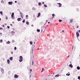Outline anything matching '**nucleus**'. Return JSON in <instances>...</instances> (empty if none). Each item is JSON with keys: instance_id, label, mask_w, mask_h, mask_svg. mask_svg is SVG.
I'll return each instance as SVG.
<instances>
[{"instance_id": "nucleus-35", "label": "nucleus", "mask_w": 80, "mask_h": 80, "mask_svg": "<svg viewBox=\"0 0 80 80\" xmlns=\"http://www.w3.org/2000/svg\"><path fill=\"white\" fill-rule=\"evenodd\" d=\"M7 28H10V26H8Z\"/></svg>"}, {"instance_id": "nucleus-44", "label": "nucleus", "mask_w": 80, "mask_h": 80, "mask_svg": "<svg viewBox=\"0 0 80 80\" xmlns=\"http://www.w3.org/2000/svg\"><path fill=\"white\" fill-rule=\"evenodd\" d=\"M70 74H68V76H70Z\"/></svg>"}, {"instance_id": "nucleus-58", "label": "nucleus", "mask_w": 80, "mask_h": 80, "mask_svg": "<svg viewBox=\"0 0 80 80\" xmlns=\"http://www.w3.org/2000/svg\"><path fill=\"white\" fill-rule=\"evenodd\" d=\"M50 23V22H48V24H49V23Z\"/></svg>"}, {"instance_id": "nucleus-49", "label": "nucleus", "mask_w": 80, "mask_h": 80, "mask_svg": "<svg viewBox=\"0 0 80 80\" xmlns=\"http://www.w3.org/2000/svg\"><path fill=\"white\" fill-rule=\"evenodd\" d=\"M30 72H32V69H30Z\"/></svg>"}, {"instance_id": "nucleus-28", "label": "nucleus", "mask_w": 80, "mask_h": 80, "mask_svg": "<svg viewBox=\"0 0 80 80\" xmlns=\"http://www.w3.org/2000/svg\"><path fill=\"white\" fill-rule=\"evenodd\" d=\"M2 41H3V40L2 39H1L0 40V43H2Z\"/></svg>"}, {"instance_id": "nucleus-29", "label": "nucleus", "mask_w": 80, "mask_h": 80, "mask_svg": "<svg viewBox=\"0 0 80 80\" xmlns=\"http://www.w3.org/2000/svg\"><path fill=\"white\" fill-rule=\"evenodd\" d=\"M59 22H62V20L59 19Z\"/></svg>"}, {"instance_id": "nucleus-64", "label": "nucleus", "mask_w": 80, "mask_h": 80, "mask_svg": "<svg viewBox=\"0 0 80 80\" xmlns=\"http://www.w3.org/2000/svg\"><path fill=\"white\" fill-rule=\"evenodd\" d=\"M1 20V18H0V21Z\"/></svg>"}, {"instance_id": "nucleus-18", "label": "nucleus", "mask_w": 80, "mask_h": 80, "mask_svg": "<svg viewBox=\"0 0 80 80\" xmlns=\"http://www.w3.org/2000/svg\"><path fill=\"white\" fill-rule=\"evenodd\" d=\"M37 32H40V30L38 29H37Z\"/></svg>"}, {"instance_id": "nucleus-32", "label": "nucleus", "mask_w": 80, "mask_h": 80, "mask_svg": "<svg viewBox=\"0 0 80 80\" xmlns=\"http://www.w3.org/2000/svg\"><path fill=\"white\" fill-rule=\"evenodd\" d=\"M14 50H17V47H14Z\"/></svg>"}, {"instance_id": "nucleus-5", "label": "nucleus", "mask_w": 80, "mask_h": 80, "mask_svg": "<svg viewBox=\"0 0 80 80\" xmlns=\"http://www.w3.org/2000/svg\"><path fill=\"white\" fill-rule=\"evenodd\" d=\"M14 77L15 78H17L18 77V75H17V74H15L14 76Z\"/></svg>"}, {"instance_id": "nucleus-14", "label": "nucleus", "mask_w": 80, "mask_h": 80, "mask_svg": "<svg viewBox=\"0 0 80 80\" xmlns=\"http://www.w3.org/2000/svg\"><path fill=\"white\" fill-rule=\"evenodd\" d=\"M55 77H59V75L57 74L55 76Z\"/></svg>"}, {"instance_id": "nucleus-51", "label": "nucleus", "mask_w": 80, "mask_h": 80, "mask_svg": "<svg viewBox=\"0 0 80 80\" xmlns=\"http://www.w3.org/2000/svg\"><path fill=\"white\" fill-rule=\"evenodd\" d=\"M73 46H72V49H73Z\"/></svg>"}, {"instance_id": "nucleus-54", "label": "nucleus", "mask_w": 80, "mask_h": 80, "mask_svg": "<svg viewBox=\"0 0 80 80\" xmlns=\"http://www.w3.org/2000/svg\"><path fill=\"white\" fill-rule=\"evenodd\" d=\"M20 15H21V14H22V13H21V12H20Z\"/></svg>"}, {"instance_id": "nucleus-59", "label": "nucleus", "mask_w": 80, "mask_h": 80, "mask_svg": "<svg viewBox=\"0 0 80 80\" xmlns=\"http://www.w3.org/2000/svg\"><path fill=\"white\" fill-rule=\"evenodd\" d=\"M55 72H54L53 73V74H55Z\"/></svg>"}, {"instance_id": "nucleus-62", "label": "nucleus", "mask_w": 80, "mask_h": 80, "mask_svg": "<svg viewBox=\"0 0 80 80\" xmlns=\"http://www.w3.org/2000/svg\"><path fill=\"white\" fill-rule=\"evenodd\" d=\"M77 28H78V26L77 27Z\"/></svg>"}, {"instance_id": "nucleus-43", "label": "nucleus", "mask_w": 80, "mask_h": 80, "mask_svg": "<svg viewBox=\"0 0 80 80\" xmlns=\"http://www.w3.org/2000/svg\"><path fill=\"white\" fill-rule=\"evenodd\" d=\"M69 57H70V55H69L67 57L68 58Z\"/></svg>"}, {"instance_id": "nucleus-2", "label": "nucleus", "mask_w": 80, "mask_h": 80, "mask_svg": "<svg viewBox=\"0 0 80 80\" xmlns=\"http://www.w3.org/2000/svg\"><path fill=\"white\" fill-rule=\"evenodd\" d=\"M23 61V57L22 56H20L19 57V62H22Z\"/></svg>"}, {"instance_id": "nucleus-25", "label": "nucleus", "mask_w": 80, "mask_h": 80, "mask_svg": "<svg viewBox=\"0 0 80 80\" xmlns=\"http://www.w3.org/2000/svg\"><path fill=\"white\" fill-rule=\"evenodd\" d=\"M0 13L1 15H3V12L2 11H0Z\"/></svg>"}, {"instance_id": "nucleus-42", "label": "nucleus", "mask_w": 80, "mask_h": 80, "mask_svg": "<svg viewBox=\"0 0 80 80\" xmlns=\"http://www.w3.org/2000/svg\"><path fill=\"white\" fill-rule=\"evenodd\" d=\"M12 18L13 19H14L15 18L14 17V16H13V18Z\"/></svg>"}, {"instance_id": "nucleus-7", "label": "nucleus", "mask_w": 80, "mask_h": 80, "mask_svg": "<svg viewBox=\"0 0 80 80\" xmlns=\"http://www.w3.org/2000/svg\"><path fill=\"white\" fill-rule=\"evenodd\" d=\"M9 5H12L13 4V2H8Z\"/></svg>"}, {"instance_id": "nucleus-37", "label": "nucleus", "mask_w": 80, "mask_h": 80, "mask_svg": "<svg viewBox=\"0 0 80 80\" xmlns=\"http://www.w3.org/2000/svg\"><path fill=\"white\" fill-rule=\"evenodd\" d=\"M6 20H7V19H8V17H6Z\"/></svg>"}, {"instance_id": "nucleus-47", "label": "nucleus", "mask_w": 80, "mask_h": 80, "mask_svg": "<svg viewBox=\"0 0 80 80\" xmlns=\"http://www.w3.org/2000/svg\"><path fill=\"white\" fill-rule=\"evenodd\" d=\"M26 17H28V15H26Z\"/></svg>"}, {"instance_id": "nucleus-17", "label": "nucleus", "mask_w": 80, "mask_h": 80, "mask_svg": "<svg viewBox=\"0 0 80 80\" xmlns=\"http://www.w3.org/2000/svg\"><path fill=\"white\" fill-rule=\"evenodd\" d=\"M1 3H2V4H3V3H4V2L3 0H1Z\"/></svg>"}, {"instance_id": "nucleus-38", "label": "nucleus", "mask_w": 80, "mask_h": 80, "mask_svg": "<svg viewBox=\"0 0 80 80\" xmlns=\"http://www.w3.org/2000/svg\"><path fill=\"white\" fill-rule=\"evenodd\" d=\"M2 27H4V26H5V25H2Z\"/></svg>"}, {"instance_id": "nucleus-19", "label": "nucleus", "mask_w": 80, "mask_h": 80, "mask_svg": "<svg viewBox=\"0 0 80 80\" xmlns=\"http://www.w3.org/2000/svg\"><path fill=\"white\" fill-rule=\"evenodd\" d=\"M80 67L78 66L77 67V70H80Z\"/></svg>"}, {"instance_id": "nucleus-27", "label": "nucleus", "mask_w": 80, "mask_h": 80, "mask_svg": "<svg viewBox=\"0 0 80 80\" xmlns=\"http://www.w3.org/2000/svg\"><path fill=\"white\" fill-rule=\"evenodd\" d=\"M44 7H46V8L47 7V5H46L45 4H44Z\"/></svg>"}, {"instance_id": "nucleus-46", "label": "nucleus", "mask_w": 80, "mask_h": 80, "mask_svg": "<svg viewBox=\"0 0 80 80\" xmlns=\"http://www.w3.org/2000/svg\"><path fill=\"white\" fill-rule=\"evenodd\" d=\"M32 27H33V24L31 25Z\"/></svg>"}, {"instance_id": "nucleus-3", "label": "nucleus", "mask_w": 80, "mask_h": 80, "mask_svg": "<svg viewBox=\"0 0 80 80\" xmlns=\"http://www.w3.org/2000/svg\"><path fill=\"white\" fill-rule=\"evenodd\" d=\"M76 33L77 37L78 38V37H79V36H80V34H79V33L78 32H76Z\"/></svg>"}, {"instance_id": "nucleus-40", "label": "nucleus", "mask_w": 80, "mask_h": 80, "mask_svg": "<svg viewBox=\"0 0 80 80\" xmlns=\"http://www.w3.org/2000/svg\"><path fill=\"white\" fill-rule=\"evenodd\" d=\"M42 70H45V69H44V68H42Z\"/></svg>"}, {"instance_id": "nucleus-20", "label": "nucleus", "mask_w": 80, "mask_h": 80, "mask_svg": "<svg viewBox=\"0 0 80 80\" xmlns=\"http://www.w3.org/2000/svg\"><path fill=\"white\" fill-rule=\"evenodd\" d=\"M32 9L33 10H35L36 8H32Z\"/></svg>"}, {"instance_id": "nucleus-48", "label": "nucleus", "mask_w": 80, "mask_h": 80, "mask_svg": "<svg viewBox=\"0 0 80 80\" xmlns=\"http://www.w3.org/2000/svg\"><path fill=\"white\" fill-rule=\"evenodd\" d=\"M0 34L1 35H2V33L1 32L0 33Z\"/></svg>"}, {"instance_id": "nucleus-61", "label": "nucleus", "mask_w": 80, "mask_h": 80, "mask_svg": "<svg viewBox=\"0 0 80 80\" xmlns=\"http://www.w3.org/2000/svg\"><path fill=\"white\" fill-rule=\"evenodd\" d=\"M29 77L30 78L31 77V75H30Z\"/></svg>"}, {"instance_id": "nucleus-4", "label": "nucleus", "mask_w": 80, "mask_h": 80, "mask_svg": "<svg viewBox=\"0 0 80 80\" xmlns=\"http://www.w3.org/2000/svg\"><path fill=\"white\" fill-rule=\"evenodd\" d=\"M1 70L2 73H4V69H3L2 68H1Z\"/></svg>"}, {"instance_id": "nucleus-45", "label": "nucleus", "mask_w": 80, "mask_h": 80, "mask_svg": "<svg viewBox=\"0 0 80 80\" xmlns=\"http://www.w3.org/2000/svg\"><path fill=\"white\" fill-rule=\"evenodd\" d=\"M47 22H48V20H47L46 21V23H47Z\"/></svg>"}, {"instance_id": "nucleus-33", "label": "nucleus", "mask_w": 80, "mask_h": 80, "mask_svg": "<svg viewBox=\"0 0 80 80\" xmlns=\"http://www.w3.org/2000/svg\"><path fill=\"white\" fill-rule=\"evenodd\" d=\"M11 33H15V32H14V31H11Z\"/></svg>"}, {"instance_id": "nucleus-1", "label": "nucleus", "mask_w": 80, "mask_h": 80, "mask_svg": "<svg viewBox=\"0 0 80 80\" xmlns=\"http://www.w3.org/2000/svg\"><path fill=\"white\" fill-rule=\"evenodd\" d=\"M33 47H32L31 48V53L30 55H32V53H33V48H34V47H35V46L33 45Z\"/></svg>"}, {"instance_id": "nucleus-34", "label": "nucleus", "mask_w": 80, "mask_h": 80, "mask_svg": "<svg viewBox=\"0 0 80 80\" xmlns=\"http://www.w3.org/2000/svg\"><path fill=\"white\" fill-rule=\"evenodd\" d=\"M32 65H33V61H32Z\"/></svg>"}, {"instance_id": "nucleus-55", "label": "nucleus", "mask_w": 80, "mask_h": 80, "mask_svg": "<svg viewBox=\"0 0 80 80\" xmlns=\"http://www.w3.org/2000/svg\"><path fill=\"white\" fill-rule=\"evenodd\" d=\"M41 72V73H42V72H43V70H42Z\"/></svg>"}, {"instance_id": "nucleus-63", "label": "nucleus", "mask_w": 80, "mask_h": 80, "mask_svg": "<svg viewBox=\"0 0 80 80\" xmlns=\"http://www.w3.org/2000/svg\"><path fill=\"white\" fill-rule=\"evenodd\" d=\"M13 30H15L14 29L12 28Z\"/></svg>"}, {"instance_id": "nucleus-15", "label": "nucleus", "mask_w": 80, "mask_h": 80, "mask_svg": "<svg viewBox=\"0 0 80 80\" xmlns=\"http://www.w3.org/2000/svg\"><path fill=\"white\" fill-rule=\"evenodd\" d=\"M40 15H41L40 13L39 12L38 14V17H39L40 16Z\"/></svg>"}, {"instance_id": "nucleus-24", "label": "nucleus", "mask_w": 80, "mask_h": 80, "mask_svg": "<svg viewBox=\"0 0 80 80\" xmlns=\"http://www.w3.org/2000/svg\"><path fill=\"white\" fill-rule=\"evenodd\" d=\"M30 43L31 45H32V44L33 43V42H32V41H30Z\"/></svg>"}, {"instance_id": "nucleus-36", "label": "nucleus", "mask_w": 80, "mask_h": 80, "mask_svg": "<svg viewBox=\"0 0 80 80\" xmlns=\"http://www.w3.org/2000/svg\"><path fill=\"white\" fill-rule=\"evenodd\" d=\"M0 30H3V28H0Z\"/></svg>"}, {"instance_id": "nucleus-41", "label": "nucleus", "mask_w": 80, "mask_h": 80, "mask_svg": "<svg viewBox=\"0 0 80 80\" xmlns=\"http://www.w3.org/2000/svg\"><path fill=\"white\" fill-rule=\"evenodd\" d=\"M42 4H43V5H44V2H42Z\"/></svg>"}, {"instance_id": "nucleus-9", "label": "nucleus", "mask_w": 80, "mask_h": 80, "mask_svg": "<svg viewBox=\"0 0 80 80\" xmlns=\"http://www.w3.org/2000/svg\"><path fill=\"white\" fill-rule=\"evenodd\" d=\"M14 16V12H12V14H11V18L13 17Z\"/></svg>"}, {"instance_id": "nucleus-21", "label": "nucleus", "mask_w": 80, "mask_h": 80, "mask_svg": "<svg viewBox=\"0 0 80 80\" xmlns=\"http://www.w3.org/2000/svg\"><path fill=\"white\" fill-rule=\"evenodd\" d=\"M25 19H23V20L22 21L23 23H25Z\"/></svg>"}, {"instance_id": "nucleus-26", "label": "nucleus", "mask_w": 80, "mask_h": 80, "mask_svg": "<svg viewBox=\"0 0 80 80\" xmlns=\"http://www.w3.org/2000/svg\"><path fill=\"white\" fill-rule=\"evenodd\" d=\"M52 16L53 17H55V14H52Z\"/></svg>"}, {"instance_id": "nucleus-22", "label": "nucleus", "mask_w": 80, "mask_h": 80, "mask_svg": "<svg viewBox=\"0 0 80 80\" xmlns=\"http://www.w3.org/2000/svg\"><path fill=\"white\" fill-rule=\"evenodd\" d=\"M72 19H71L70 20V23H72V22H73V21H72Z\"/></svg>"}, {"instance_id": "nucleus-8", "label": "nucleus", "mask_w": 80, "mask_h": 80, "mask_svg": "<svg viewBox=\"0 0 80 80\" xmlns=\"http://www.w3.org/2000/svg\"><path fill=\"white\" fill-rule=\"evenodd\" d=\"M58 5H59V7H61V6H62V4L59 3H58Z\"/></svg>"}, {"instance_id": "nucleus-23", "label": "nucleus", "mask_w": 80, "mask_h": 80, "mask_svg": "<svg viewBox=\"0 0 80 80\" xmlns=\"http://www.w3.org/2000/svg\"><path fill=\"white\" fill-rule=\"evenodd\" d=\"M29 22H26V24H27V25H29Z\"/></svg>"}, {"instance_id": "nucleus-12", "label": "nucleus", "mask_w": 80, "mask_h": 80, "mask_svg": "<svg viewBox=\"0 0 80 80\" xmlns=\"http://www.w3.org/2000/svg\"><path fill=\"white\" fill-rule=\"evenodd\" d=\"M9 60H11V61H12V60H13V57H10L9 59Z\"/></svg>"}, {"instance_id": "nucleus-31", "label": "nucleus", "mask_w": 80, "mask_h": 80, "mask_svg": "<svg viewBox=\"0 0 80 80\" xmlns=\"http://www.w3.org/2000/svg\"><path fill=\"white\" fill-rule=\"evenodd\" d=\"M20 15H21V18H23V16H22V15L21 14Z\"/></svg>"}, {"instance_id": "nucleus-60", "label": "nucleus", "mask_w": 80, "mask_h": 80, "mask_svg": "<svg viewBox=\"0 0 80 80\" xmlns=\"http://www.w3.org/2000/svg\"><path fill=\"white\" fill-rule=\"evenodd\" d=\"M62 32H64V31H63V30H62Z\"/></svg>"}, {"instance_id": "nucleus-6", "label": "nucleus", "mask_w": 80, "mask_h": 80, "mask_svg": "<svg viewBox=\"0 0 80 80\" xmlns=\"http://www.w3.org/2000/svg\"><path fill=\"white\" fill-rule=\"evenodd\" d=\"M17 20L18 22H20V21H21V20H22V18H18L17 19Z\"/></svg>"}, {"instance_id": "nucleus-10", "label": "nucleus", "mask_w": 80, "mask_h": 80, "mask_svg": "<svg viewBox=\"0 0 80 80\" xmlns=\"http://www.w3.org/2000/svg\"><path fill=\"white\" fill-rule=\"evenodd\" d=\"M7 62L8 64H10V60L9 59H8L7 60Z\"/></svg>"}, {"instance_id": "nucleus-30", "label": "nucleus", "mask_w": 80, "mask_h": 80, "mask_svg": "<svg viewBox=\"0 0 80 80\" xmlns=\"http://www.w3.org/2000/svg\"><path fill=\"white\" fill-rule=\"evenodd\" d=\"M78 80H80V76H78Z\"/></svg>"}, {"instance_id": "nucleus-52", "label": "nucleus", "mask_w": 80, "mask_h": 80, "mask_svg": "<svg viewBox=\"0 0 80 80\" xmlns=\"http://www.w3.org/2000/svg\"><path fill=\"white\" fill-rule=\"evenodd\" d=\"M10 25H11V26H12V24H10Z\"/></svg>"}, {"instance_id": "nucleus-53", "label": "nucleus", "mask_w": 80, "mask_h": 80, "mask_svg": "<svg viewBox=\"0 0 80 80\" xmlns=\"http://www.w3.org/2000/svg\"><path fill=\"white\" fill-rule=\"evenodd\" d=\"M66 76H68V73L66 74Z\"/></svg>"}, {"instance_id": "nucleus-11", "label": "nucleus", "mask_w": 80, "mask_h": 80, "mask_svg": "<svg viewBox=\"0 0 80 80\" xmlns=\"http://www.w3.org/2000/svg\"><path fill=\"white\" fill-rule=\"evenodd\" d=\"M38 5L39 6H42V3L40 2H39Z\"/></svg>"}, {"instance_id": "nucleus-16", "label": "nucleus", "mask_w": 80, "mask_h": 80, "mask_svg": "<svg viewBox=\"0 0 80 80\" xmlns=\"http://www.w3.org/2000/svg\"><path fill=\"white\" fill-rule=\"evenodd\" d=\"M69 66V67H71V68H73V66L72 65L70 64Z\"/></svg>"}, {"instance_id": "nucleus-13", "label": "nucleus", "mask_w": 80, "mask_h": 80, "mask_svg": "<svg viewBox=\"0 0 80 80\" xmlns=\"http://www.w3.org/2000/svg\"><path fill=\"white\" fill-rule=\"evenodd\" d=\"M6 43H7V44H9V43H10V41H8L7 42H6Z\"/></svg>"}, {"instance_id": "nucleus-57", "label": "nucleus", "mask_w": 80, "mask_h": 80, "mask_svg": "<svg viewBox=\"0 0 80 80\" xmlns=\"http://www.w3.org/2000/svg\"><path fill=\"white\" fill-rule=\"evenodd\" d=\"M39 50V48H38L37 49V50Z\"/></svg>"}, {"instance_id": "nucleus-56", "label": "nucleus", "mask_w": 80, "mask_h": 80, "mask_svg": "<svg viewBox=\"0 0 80 80\" xmlns=\"http://www.w3.org/2000/svg\"><path fill=\"white\" fill-rule=\"evenodd\" d=\"M12 42H14V41L13 40L12 41Z\"/></svg>"}, {"instance_id": "nucleus-50", "label": "nucleus", "mask_w": 80, "mask_h": 80, "mask_svg": "<svg viewBox=\"0 0 80 80\" xmlns=\"http://www.w3.org/2000/svg\"><path fill=\"white\" fill-rule=\"evenodd\" d=\"M11 54H13V52H11Z\"/></svg>"}, {"instance_id": "nucleus-39", "label": "nucleus", "mask_w": 80, "mask_h": 80, "mask_svg": "<svg viewBox=\"0 0 80 80\" xmlns=\"http://www.w3.org/2000/svg\"><path fill=\"white\" fill-rule=\"evenodd\" d=\"M15 3H17V1H15Z\"/></svg>"}]
</instances>
